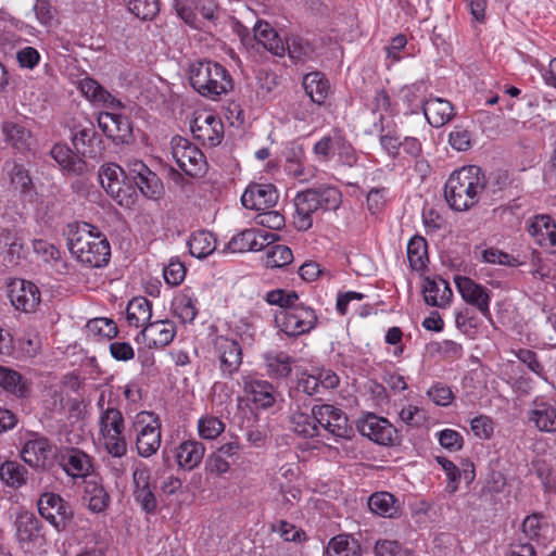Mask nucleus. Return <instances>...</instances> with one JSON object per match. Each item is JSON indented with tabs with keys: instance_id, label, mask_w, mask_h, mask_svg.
<instances>
[{
	"instance_id": "1",
	"label": "nucleus",
	"mask_w": 556,
	"mask_h": 556,
	"mask_svg": "<svg viewBox=\"0 0 556 556\" xmlns=\"http://www.w3.org/2000/svg\"><path fill=\"white\" fill-rule=\"evenodd\" d=\"M67 245L80 263L91 268L105 266L111 257L106 237L88 223L68 226Z\"/></svg>"
},
{
	"instance_id": "2",
	"label": "nucleus",
	"mask_w": 556,
	"mask_h": 556,
	"mask_svg": "<svg viewBox=\"0 0 556 556\" xmlns=\"http://www.w3.org/2000/svg\"><path fill=\"white\" fill-rule=\"evenodd\" d=\"M485 189V177L479 166H464L453 172L444 186V198L450 207L465 212L475 206Z\"/></svg>"
},
{
	"instance_id": "3",
	"label": "nucleus",
	"mask_w": 556,
	"mask_h": 556,
	"mask_svg": "<svg viewBox=\"0 0 556 556\" xmlns=\"http://www.w3.org/2000/svg\"><path fill=\"white\" fill-rule=\"evenodd\" d=\"M342 202V194L336 187L324 186L298 192L293 203L295 214L293 225L299 231H306L313 226V214L319 210L336 211Z\"/></svg>"
},
{
	"instance_id": "4",
	"label": "nucleus",
	"mask_w": 556,
	"mask_h": 556,
	"mask_svg": "<svg viewBox=\"0 0 556 556\" xmlns=\"http://www.w3.org/2000/svg\"><path fill=\"white\" fill-rule=\"evenodd\" d=\"M189 80L201 96L217 99L232 89V78L228 71L217 62L198 61L190 65Z\"/></svg>"
},
{
	"instance_id": "5",
	"label": "nucleus",
	"mask_w": 556,
	"mask_h": 556,
	"mask_svg": "<svg viewBox=\"0 0 556 556\" xmlns=\"http://www.w3.org/2000/svg\"><path fill=\"white\" fill-rule=\"evenodd\" d=\"M98 178L101 187L121 207L132 210L136 206L139 195L129 181L128 170L116 163H108L100 167Z\"/></svg>"
},
{
	"instance_id": "6",
	"label": "nucleus",
	"mask_w": 556,
	"mask_h": 556,
	"mask_svg": "<svg viewBox=\"0 0 556 556\" xmlns=\"http://www.w3.org/2000/svg\"><path fill=\"white\" fill-rule=\"evenodd\" d=\"M318 318L313 308L304 305L291 306L276 314L275 323L277 327L289 337H298L313 330L317 325Z\"/></svg>"
},
{
	"instance_id": "7",
	"label": "nucleus",
	"mask_w": 556,
	"mask_h": 556,
	"mask_svg": "<svg viewBox=\"0 0 556 556\" xmlns=\"http://www.w3.org/2000/svg\"><path fill=\"white\" fill-rule=\"evenodd\" d=\"M172 155L177 166L190 177L202 176L205 172V156L189 140L176 136L172 139Z\"/></svg>"
},
{
	"instance_id": "8",
	"label": "nucleus",
	"mask_w": 556,
	"mask_h": 556,
	"mask_svg": "<svg viewBox=\"0 0 556 556\" xmlns=\"http://www.w3.org/2000/svg\"><path fill=\"white\" fill-rule=\"evenodd\" d=\"M71 130L72 144L80 157L96 160L101 156L103 151L102 139L90 119L83 117L75 121Z\"/></svg>"
},
{
	"instance_id": "9",
	"label": "nucleus",
	"mask_w": 556,
	"mask_h": 556,
	"mask_svg": "<svg viewBox=\"0 0 556 556\" xmlns=\"http://www.w3.org/2000/svg\"><path fill=\"white\" fill-rule=\"evenodd\" d=\"M38 511L59 532L65 531L72 523L74 511L72 506L59 494L46 492L37 502Z\"/></svg>"
},
{
	"instance_id": "10",
	"label": "nucleus",
	"mask_w": 556,
	"mask_h": 556,
	"mask_svg": "<svg viewBox=\"0 0 556 556\" xmlns=\"http://www.w3.org/2000/svg\"><path fill=\"white\" fill-rule=\"evenodd\" d=\"M129 181L149 200H160L165 190L161 178L142 161L132 160L127 163Z\"/></svg>"
},
{
	"instance_id": "11",
	"label": "nucleus",
	"mask_w": 556,
	"mask_h": 556,
	"mask_svg": "<svg viewBox=\"0 0 556 556\" xmlns=\"http://www.w3.org/2000/svg\"><path fill=\"white\" fill-rule=\"evenodd\" d=\"M138 418L137 425H144L137 434V451L140 456L150 457L161 445V422L152 412L141 413Z\"/></svg>"
},
{
	"instance_id": "12",
	"label": "nucleus",
	"mask_w": 556,
	"mask_h": 556,
	"mask_svg": "<svg viewBox=\"0 0 556 556\" xmlns=\"http://www.w3.org/2000/svg\"><path fill=\"white\" fill-rule=\"evenodd\" d=\"M318 424L334 438L350 439L354 434L353 427L349 424L346 415L339 408L329 405H315Z\"/></svg>"
},
{
	"instance_id": "13",
	"label": "nucleus",
	"mask_w": 556,
	"mask_h": 556,
	"mask_svg": "<svg viewBox=\"0 0 556 556\" xmlns=\"http://www.w3.org/2000/svg\"><path fill=\"white\" fill-rule=\"evenodd\" d=\"M357 428L362 435L381 445H394L397 440L396 429L386 418L374 414L361 420Z\"/></svg>"
},
{
	"instance_id": "14",
	"label": "nucleus",
	"mask_w": 556,
	"mask_h": 556,
	"mask_svg": "<svg viewBox=\"0 0 556 556\" xmlns=\"http://www.w3.org/2000/svg\"><path fill=\"white\" fill-rule=\"evenodd\" d=\"M8 296L12 305L22 312H34L40 304V291L31 281L15 279L9 285Z\"/></svg>"
},
{
	"instance_id": "15",
	"label": "nucleus",
	"mask_w": 556,
	"mask_h": 556,
	"mask_svg": "<svg viewBox=\"0 0 556 556\" xmlns=\"http://www.w3.org/2000/svg\"><path fill=\"white\" fill-rule=\"evenodd\" d=\"M454 281L464 301L475 306L484 317L491 318L489 290L466 276H456Z\"/></svg>"
},
{
	"instance_id": "16",
	"label": "nucleus",
	"mask_w": 556,
	"mask_h": 556,
	"mask_svg": "<svg viewBox=\"0 0 556 556\" xmlns=\"http://www.w3.org/2000/svg\"><path fill=\"white\" fill-rule=\"evenodd\" d=\"M99 127L115 143L132 141V125L129 117L121 114L104 112L98 117Z\"/></svg>"
},
{
	"instance_id": "17",
	"label": "nucleus",
	"mask_w": 556,
	"mask_h": 556,
	"mask_svg": "<svg viewBox=\"0 0 556 556\" xmlns=\"http://www.w3.org/2000/svg\"><path fill=\"white\" fill-rule=\"evenodd\" d=\"M279 194L271 184H252L241 197V203L245 208L265 211L277 204Z\"/></svg>"
},
{
	"instance_id": "18",
	"label": "nucleus",
	"mask_w": 556,
	"mask_h": 556,
	"mask_svg": "<svg viewBox=\"0 0 556 556\" xmlns=\"http://www.w3.org/2000/svg\"><path fill=\"white\" fill-rule=\"evenodd\" d=\"M277 235L263 230L245 229L232 237L227 243L226 249L232 253L247 251H261L271 241L276 240Z\"/></svg>"
},
{
	"instance_id": "19",
	"label": "nucleus",
	"mask_w": 556,
	"mask_h": 556,
	"mask_svg": "<svg viewBox=\"0 0 556 556\" xmlns=\"http://www.w3.org/2000/svg\"><path fill=\"white\" fill-rule=\"evenodd\" d=\"M150 477V469L146 466L137 467L132 472L135 501L147 514H153L157 507V500L151 488Z\"/></svg>"
},
{
	"instance_id": "20",
	"label": "nucleus",
	"mask_w": 556,
	"mask_h": 556,
	"mask_svg": "<svg viewBox=\"0 0 556 556\" xmlns=\"http://www.w3.org/2000/svg\"><path fill=\"white\" fill-rule=\"evenodd\" d=\"M14 525L17 542L24 549H30L43 538L41 522L30 511L20 513Z\"/></svg>"
},
{
	"instance_id": "21",
	"label": "nucleus",
	"mask_w": 556,
	"mask_h": 556,
	"mask_svg": "<svg viewBox=\"0 0 556 556\" xmlns=\"http://www.w3.org/2000/svg\"><path fill=\"white\" fill-rule=\"evenodd\" d=\"M190 128L194 138L204 146L216 147L222 142L224 126L222 121L213 115L194 118Z\"/></svg>"
},
{
	"instance_id": "22",
	"label": "nucleus",
	"mask_w": 556,
	"mask_h": 556,
	"mask_svg": "<svg viewBox=\"0 0 556 556\" xmlns=\"http://www.w3.org/2000/svg\"><path fill=\"white\" fill-rule=\"evenodd\" d=\"M140 334L150 349H159L168 345L175 338L176 326L168 319L150 321L146 325Z\"/></svg>"
},
{
	"instance_id": "23",
	"label": "nucleus",
	"mask_w": 556,
	"mask_h": 556,
	"mask_svg": "<svg viewBox=\"0 0 556 556\" xmlns=\"http://www.w3.org/2000/svg\"><path fill=\"white\" fill-rule=\"evenodd\" d=\"M51 155L70 175L85 176L93 168L75 150L65 144H55L51 150Z\"/></svg>"
},
{
	"instance_id": "24",
	"label": "nucleus",
	"mask_w": 556,
	"mask_h": 556,
	"mask_svg": "<svg viewBox=\"0 0 556 556\" xmlns=\"http://www.w3.org/2000/svg\"><path fill=\"white\" fill-rule=\"evenodd\" d=\"M528 419L541 432L556 433V406L535 399L528 412Z\"/></svg>"
},
{
	"instance_id": "25",
	"label": "nucleus",
	"mask_w": 556,
	"mask_h": 556,
	"mask_svg": "<svg viewBox=\"0 0 556 556\" xmlns=\"http://www.w3.org/2000/svg\"><path fill=\"white\" fill-rule=\"evenodd\" d=\"M60 464L65 472L72 477H86L92 468L90 456L75 447L65 448L61 453Z\"/></svg>"
},
{
	"instance_id": "26",
	"label": "nucleus",
	"mask_w": 556,
	"mask_h": 556,
	"mask_svg": "<svg viewBox=\"0 0 556 556\" xmlns=\"http://www.w3.org/2000/svg\"><path fill=\"white\" fill-rule=\"evenodd\" d=\"M422 294L428 305L438 307H444L453 296L448 282L441 277L437 279L425 278Z\"/></svg>"
},
{
	"instance_id": "27",
	"label": "nucleus",
	"mask_w": 556,
	"mask_h": 556,
	"mask_svg": "<svg viewBox=\"0 0 556 556\" xmlns=\"http://www.w3.org/2000/svg\"><path fill=\"white\" fill-rule=\"evenodd\" d=\"M422 111L428 123L437 128L448 123L455 115L451 102L442 98L426 100L422 105Z\"/></svg>"
},
{
	"instance_id": "28",
	"label": "nucleus",
	"mask_w": 556,
	"mask_h": 556,
	"mask_svg": "<svg viewBox=\"0 0 556 556\" xmlns=\"http://www.w3.org/2000/svg\"><path fill=\"white\" fill-rule=\"evenodd\" d=\"M51 453V444L47 438L28 440L22 448L23 460L34 468H43Z\"/></svg>"
},
{
	"instance_id": "29",
	"label": "nucleus",
	"mask_w": 556,
	"mask_h": 556,
	"mask_svg": "<svg viewBox=\"0 0 556 556\" xmlns=\"http://www.w3.org/2000/svg\"><path fill=\"white\" fill-rule=\"evenodd\" d=\"M217 344L220 352V368L224 372L232 375L242 363V349L236 340L228 338H219Z\"/></svg>"
},
{
	"instance_id": "30",
	"label": "nucleus",
	"mask_w": 556,
	"mask_h": 556,
	"mask_svg": "<svg viewBox=\"0 0 556 556\" xmlns=\"http://www.w3.org/2000/svg\"><path fill=\"white\" fill-rule=\"evenodd\" d=\"M205 453L203 443L194 440H187L179 444L176 452L178 466L192 470L202 462Z\"/></svg>"
},
{
	"instance_id": "31",
	"label": "nucleus",
	"mask_w": 556,
	"mask_h": 556,
	"mask_svg": "<svg viewBox=\"0 0 556 556\" xmlns=\"http://www.w3.org/2000/svg\"><path fill=\"white\" fill-rule=\"evenodd\" d=\"M369 509L384 518H395L401 514V505L395 496L389 492H377L368 498Z\"/></svg>"
},
{
	"instance_id": "32",
	"label": "nucleus",
	"mask_w": 556,
	"mask_h": 556,
	"mask_svg": "<svg viewBox=\"0 0 556 556\" xmlns=\"http://www.w3.org/2000/svg\"><path fill=\"white\" fill-rule=\"evenodd\" d=\"M152 317V303L143 298L136 296L129 301L126 308L128 325L135 328L144 327Z\"/></svg>"
},
{
	"instance_id": "33",
	"label": "nucleus",
	"mask_w": 556,
	"mask_h": 556,
	"mask_svg": "<svg viewBox=\"0 0 556 556\" xmlns=\"http://www.w3.org/2000/svg\"><path fill=\"white\" fill-rule=\"evenodd\" d=\"M303 87L311 100L319 105L325 103L330 91L329 81L320 72L306 74L303 77Z\"/></svg>"
},
{
	"instance_id": "34",
	"label": "nucleus",
	"mask_w": 556,
	"mask_h": 556,
	"mask_svg": "<svg viewBox=\"0 0 556 556\" xmlns=\"http://www.w3.org/2000/svg\"><path fill=\"white\" fill-rule=\"evenodd\" d=\"M0 387L17 397H26L30 392L28 381L18 371L1 365Z\"/></svg>"
},
{
	"instance_id": "35",
	"label": "nucleus",
	"mask_w": 556,
	"mask_h": 556,
	"mask_svg": "<svg viewBox=\"0 0 556 556\" xmlns=\"http://www.w3.org/2000/svg\"><path fill=\"white\" fill-rule=\"evenodd\" d=\"M362 546L351 534L333 536L324 553V556H361Z\"/></svg>"
},
{
	"instance_id": "36",
	"label": "nucleus",
	"mask_w": 556,
	"mask_h": 556,
	"mask_svg": "<svg viewBox=\"0 0 556 556\" xmlns=\"http://www.w3.org/2000/svg\"><path fill=\"white\" fill-rule=\"evenodd\" d=\"M437 462L441 465L448 479L446 484V491L448 493L453 494L457 491L462 475L468 482L472 481L475 478V469L472 463L467 464L468 468L463 469L460 472L458 467L452 460L445 457H437Z\"/></svg>"
},
{
	"instance_id": "37",
	"label": "nucleus",
	"mask_w": 556,
	"mask_h": 556,
	"mask_svg": "<svg viewBox=\"0 0 556 556\" xmlns=\"http://www.w3.org/2000/svg\"><path fill=\"white\" fill-rule=\"evenodd\" d=\"M264 361L271 378L282 379L291 374L293 359L286 352H267Z\"/></svg>"
},
{
	"instance_id": "38",
	"label": "nucleus",
	"mask_w": 556,
	"mask_h": 556,
	"mask_svg": "<svg viewBox=\"0 0 556 556\" xmlns=\"http://www.w3.org/2000/svg\"><path fill=\"white\" fill-rule=\"evenodd\" d=\"M188 245L192 256L205 258L216 250V238L210 231L200 230L191 235Z\"/></svg>"
},
{
	"instance_id": "39",
	"label": "nucleus",
	"mask_w": 556,
	"mask_h": 556,
	"mask_svg": "<svg viewBox=\"0 0 556 556\" xmlns=\"http://www.w3.org/2000/svg\"><path fill=\"white\" fill-rule=\"evenodd\" d=\"M292 429L295 433L304 438H314L318 435V416L315 412V406L312 408V414L296 412L291 416Z\"/></svg>"
},
{
	"instance_id": "40",
	"label": "nucleus",
	"mask_w": 556,
	"mask_h": 556,
	"mask_svg": "<svg viewBox=\"0 0 556 556\" xmlns=\"http://www.w3.org/2000/svg\"><path fill=\"white\" fill-rule=\"evenodd\" d=\"M5 140L16 150L28 151L31 146V135L24 126L15 123H4L2 126Z\"/></svg>"
},
{
	"instance_id": "41",
	"label": "nucleus",
	"mask_w": 556,
	"mask_h": 556,
	"mask_svg": "<svg viewBox=\"0 0 556 556\" xmlns=\"http://www.w3.org/2000/svg\"><path fill=\"white\" fill-rule=\"evenodd\" d=\"M407 258L414 270H422L427 266L428 244L424 237L414 236L407 244Z\"/></svg>"
},
{
	"instance_id": "42",
	"label": "nucleus",
	"mask_w": 556,
	"mask_h": 556,
	"mask_svg": "<svg viewBox=\"0 0 556 556\" xmlns=\"http://www.w3.org/2000/svg\"><path fill=\"white\" fill-rule=\"evenodd\" d=\"M81 93L89 100L108 103L110 105H121L109 91H106L97 80L86 77L79 81Z\"/></svg>"
},
{
	"instance_id": "43",
	"label": "nucleus",
	"mask_w": 556,
	"mask_h": 556,
	"mask_svg": "<svg viewBox=\"0 0 556 556\" xmlns=\"http://www.w3.org/2000/svg\"><path fill=\"white\" fill-rule=\"evenodd\" d=\"M4 168L10 177L12 186L22 193H29L33 190V180L28 169L15 161L5 162Z\"/></svg>"
},
{
	"instance_id": "44",
	"label": "nucleus",
	"mask_w": 556,
	"mask_h": 556,
	"mask_svg": "<svg viewBox=\"0 0 556 556\" xmlns=\"http://www.w3.org/2000/svg\"><path fill=\"white\" fill-rule=\"evenodd\" d=\"M27 469L16 462H4L0 467V478L9 486L18 488L26 482Z\"/></svg>"
},
{
	"instance_id": "45",
	"label": "nucleus",
	"mask_w": 556,
	"mask_h": 556,
	"mask_svg": "<svg viewBox=\"0 0 556 556\" xmlns=\"http://www.w3.org/2000/svg\"><path fill=\"white\" fill-rule=\"evenodd\" d=\"M251 400L257 407L269 408L275 403L274 387L267 381H254L251 383Z\"/></svg>"
},
{
	"instance_id": "46",
	"label": "nucleus",
	"mask_w": 556,
	"mask_h": 556,
	"mask_svg": "<svg viewBox=\"0 0 556 556\" xmlns=\"http://www.w3.org/2000/svg\"><path fill=\"white\" fill-rule=\"evenodd\" d=\"M0 245L8 249L10 262L21 257L24 240L21 233L14 229H2L0 231Z\"/></svg>"
},
{
	"instance_id": "47",
	"label": "nucleus",
	"mask_w": 556,
	"mask_h": 556,
	"mask_svg": "<svg viewBox=\"0 0 556 556\" xmlns=\"http://www.w3.org/2000/svg\"><path fill=\"white\" fill-rule=\"evenodd\" d=\"M124 431V417L115 407L106 408L100 417V433H118Z\"/></svg>"
},
{
	"instance_id": "48",
	"label": "nucleus",
	"mask_w": 556,
	"mask_h": 556,
	"mask_svg": "<svg viewBox=\"0 0 556 556\" xmlns=\"http://www.w3.org/2000/svg\"><path fill=\"white\" fill-rule=\"evenodd\" d=\"M293 261V254L287 245H273L266 251V266L270 268H280L289 265Z\"/></svg>"
},
{
	"instance_id": "49",
	"label": "nucleus",
	"mask_w": 556,
	"mask_h": 556,
	"mask_svg": "<svg viewBox=\"0 0 556 556\" xmlns=\"http://www.w3.org/2000/svg\"><path fill=\"white\" fill-rule=\"evenodd\" d=\"M86 493L89 496L88 507L91 511L101 513L108 508L110 503V495L102 485H88Z\"/></svg>"
},
{
	"instance_id": "50",
	"label": "nucleus",
	"mask_w": 556,
	"mask_h": 556,
	"mask_svg": "<svg viewBox=\"0 0 556 556\" xmlns=\"http://www.w3.org/2000/svg\"><path fill=\"white\" fill-rule=\"evenodd\" d=\"M556 229V224L548 215L535 216L528 227V232L535 237L538 242L542 244L544 242L545 235H551V231Z\"/></svg>"
},
{
	"instance_id": "51",
	"label": "nucleus",
	"mask_w": 556,
	"mask_h": 556,
	"mask_svg": "<svg viewBox=\"0 0 556 556\" xmlns=\"http://www.w3.org/2000/svg\"><path fill=\"white\" fill-rule=\"evenodd\" d=\"M128 9L143 21L153 20L160 10L157 0H129Z\"/></svg>"
},
{
	"instance_id": "52",
	"label": "nucleus",
	"mask_w": 556,
	"mask_h": 556,
	"mask_svg": "<svg viewBox=\"0 0 556 556\" xmlns=\"http://www.w3.org/2000/svg\"><path fill=\"white\" fill-rule=\"evenodd\" d=\"M286 50H288L289 56L295 62L304 61L314 52L312 45L301 37L289 38Z\"/></svg>"
},
{
	"instance_id": "53",
	"label": "nucleus",
	"mask_w": 556,
	"mask_h": 556,
	"mask_svg": "<svg viewBox=\"0 0 556 556\" xmlns=\"http://www.w3.org/2000/svg\"><path fill=\"white\" fill-rule=\"evenodd\" d=\"M104 445L108 452L114 457H122L127 452V443L124 437V431L118 433L110 432L102 433Z\"/></svg>"
},
{
	"instance_id": "54",
	"label": "nucleus",
	"mask_w": 556,
	"mask_h": 556,
	"mask_svg": "<svg viewBox=\"0 0 556 556\" xmlns=\"http://www.w3.org/2000/svg\"><path fill=\"white\" fill-rule=\"evenodd\" d=\"M87 328L94 334L112 339L117 336L118 328L116 324L109 318H94L88 321Z\"/></svg>"
},
{
	"instance_id": "55",
	"label": "nucleus",
	"mask_w": 556,
	"mask_h": 556,
	"mask_svg": "<svg viewBox=\"0 0 556 556\" xmlns=\"http://www.w3.org/2000/svg\"><path fill=\"white\" fill-rule=\"evenodd\" d=\"M199 433L203 439L213 440L225 429L224 422L217 417H205L199 420Z\"/></svg>"
},
{
	"instance_id": "56",
	"label": "nucleus",
	"mask_w": 556,
	"mask_h": 556,
	"mask_svg": "<svg viewBox=\"0 0 556 556\" xmlns=\"http://www.w3.org/2000/svg\"><path fill=\"white\" fill-rule=\"evenodd\" d=\"M482 260L491 264L506 265L510 267L520 266L522 263L513 255L495 248L486 249L482 252Z\"/></svg>"
},
{
	"instance_id": "57",
	"label": "nucleus",
	"mask_w": 556,
	"mask_h": 556,
	"mask_svg": "<svg viewBox=\"0 0 556 556\" xmlns=\"http://www.w3.org/2000/svg\"><path fill=\"white\" fill-rule=\"evenodd\" d=\"M377 556H412L410 551L404 548L397 541L379 540L376 542Z\"/></svg>"
},
{
	"instance_id": "58",
	"label": "nucleus",
	"mask_w": 556,
	"mask_h": 556,
	"mask_svg": "<svg viewBox=\"0 0 556 556\" xmlns=\"http://www.w3.org/2000/svg\"><path fill=\"white\" fill-rule=\"evenodd\" d=\"M163 276L169 286L176 287L180 285L185 279V265L180 261L172 258L169 263L164 267Z\"/></svg>"
},
{
	"instance_id": "59",
	"label": "nucleus",
	"mask_w": 556,
	"mask_h": 556,
	"mask_svg": "<svg viewBox=\"0 0 556 556\" xmlns=\"http://www.w3.org/2000/svg\"><path fill=\"white\" fill-rule=\"evenodd\" d=\"M296 389L309 396H315L318 401L324 399L323 390H320L318 378L316 376L303 374L298 380Z\"/></svg>"
},
{
	"instance_id": "60",
	"label": "nucleus",
	"mask_w": 556,
	"mask_h": 556,
	"mask_svg": "<svg viewBox=\"0 0 556 556\" xmlns=\"http://www.w3.org/2000/svg\"><path fill=\"white\" fill-rule=\"evenodd\" d=\"M448 142L457 151H467L471 146V135L462 126H455L448 136Z\"/></svg>"
},
{
	"instance_id": "61",
	"label": "nucleus",
	"mask_w": 556,
	"mask_h": 556,
	"mask_svg": "<svg viewBox=\"0 0 556 556\" xmlns=\"http://www.w3.org/2000/svg\"><path fill=\"white\" fill-rule=\"evenodd\" d=\"M439 442L442 447L450 451H459L464 441L462 435L452 429H445L439 432Z\"/></svg>"
},
{
	"instance_id": "62",
	"label": "nucleus",
	"mask_w": 556,
	"mask_h": 556,
	"mask_svg": "<svg viewBox=\"0 0 556 556\" xmlns=\"http://www.w3.org/2000/svg\"><path fill=\"white\" fill-rule=\"evenodd\" d=\"M428 395L437 405L441 406H447L454 397L452 390L442 383L432 386L428 391Z\"/></svg>"
},
{
	"instance_id": "63",
	"label": "nucleus",
	"mask_w": 556,
	"mask_h": 556,
	"mask_svg": "<svg viewBox=\"0 0 556 556\" xmlns=\"http://www.w3.org/2000/svg\"><path fill=\"white\" fill-rule=\"evenodd\" d=\"M16 59L21 67L33 70L40 60L39 52L33 47H24L16 52Z\"/></svg>"
},
{
	"instance_id": "64",
	"label": "nucleus",
	"mask_w": 556,
	"mask_h": 556,
	"mask_svg": "<svg viewBox=\"0 0 556 556\" xmlns=\"http://www.w3.org/2000/svg\"><path fill=\"white\" fill-rule=\"evenodd\" d=\"M471 430L480 439H489L493 433V422L488 416H478L471 420Z\"/></svg>"
}]
</instances>
